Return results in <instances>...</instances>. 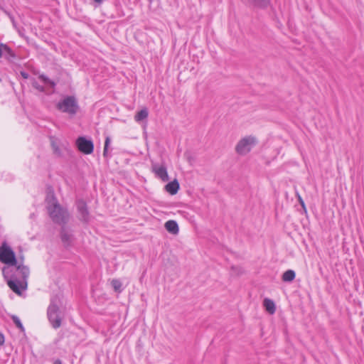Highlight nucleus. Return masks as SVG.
Listing matches in <instances>:
<instances>
[{
	"mask_svg": "<svg viewBox=\"0 0 364 364\" xmlns=\"http://www.w3.org/2000/svg\"><path fill=\"white\" fill-rule=\"evenodd\" d=\"M109 144H110V138L109 136H107L105 139V146H104V150H103V156L105 157L107 156L108 147H109Z\"/></svg>",
	"mask_w": 364,
	"mask_h": 364,
	"instance_id": "nucleus-22",
	"label": "nucleus"
},
{
	"mask_svg": "<svg viewBox=\"0 0 364 364\" xmlns=\"http://www.w3.org/2000/svg\"><path fill=\"white\" fill-rule=\"evenodd\" d=\"M166 191L171 195H175L177 193L179 189V183L176 179L171 182H169L165 186Z\"/></svg>",
	"mask_w": 364,
	"mask_h": 364,
	"instance_id": "nucleus-11",
	"label": "nucleus"
},
{
	"mask_svg": "<svg viewBox=\"0 0 364 364\" xmlns=\"http://www.w3.org/2000/svg\"><path fill=\"white\" fill-rule=\"evenodd\" d=\"M39 79L41 80L45 84H48L49 85H50L52 87H54L55 86V83L50 80L47 76H46L45 75L42 74V75H39Z\"/></svg>",
	"mask_w": 364,
	"mask_h": 364,
	"instance_id": "nucleus-20",
	"label": "nucleus"
},
{
	"mask_svg": "<svg viewBox=\"0 0 364 364\" xmlns=\"http://www.w3.org/2000/svg\"><path fill=\"white\" fill-rule=\"evenodd\" d=\"M78 149L85 154H90L92 153L94 149V145L91 140H87L83 136H80L77 139L76 141Z\"/></svg>",
	"mask_w": 364,
	"mask_h": 364,
	"instance_id": "nucleus-7",
	"label": "nucleus"
},
{
	"mask_svg": "<svg viewBox=\"0 0 364 364\" xmlns=\"http://www.w3.org/2000/svg\"><path fill=\"white\" fill-rule=\"evenodd\" d=\"M77 209L79 220L86 223H88L90 220V213L86 203L82 200H77Z\"/></svg>",
	"mask_w": 364,
	"mask_h": 364,
	"instance_id": "nucleus-8",
	"label": "nucleus"
},
{
	"mask_svg": "<svg viewBox=\"0 0 364 364\" xmlns=\"http://www.w3.org/2000/svg\"><path fill=\"white\" fill-rule=\"evenodd\" d=\"M257 144L255 136L250 135L241 139L235 146V151L239 155H246Z\"/></svg>",
	"mask_w": 364,
	"mask_h": 364,
	"instance_id": "nucleus-3",
	"label": "nucleus"
},
{
	"mask_svg": "<svg viewBox=\"0 0 364 364\" xmlns=\"http://www.w3.org/2000/svg\"><path fill=\"white\" fill-rule=\"evenodd\" d=\"M164 226H165L166 230L168 232L172 233L173 235L178 234V232L179 231L178 223L175 220H168L165 223Z\"/></svg>",
	"mask_w": 364,
	"mask_h": 364,
	"instance_id": "nucleus-12",
	"label": "nucleus"
},
{
	"mask_svg": "<svg viewBox=\"0 0 364 364\" xmlns=\"http://www.w3.org/2000/svg\"><path fill=\"white\" fill-rule=\"evenodd\" d=\"M54 364H63L62 361L59 359H57L54 361Z\"/></svg>",
	"mask_w": 364,
	"mask_h": 364,
	"instance_id": "nucleus-28",
	"label": "nucleus"
},
{
	"mask_svg": "<svg viewBox=\"0 0 364 364\" xmlns=\"http://www.w3.org/2000/svg\"><path fill=\"white\" fill-rule=\"evenodd\" d=\"M17 269L21 272L24 279H26L28 276L29 269L27 267L23 265H18L17 266Z\"/></svg>",
	"mask_w": 364,
	"mask_h": 364,
	"instance_id": "nucleus-21",
	"label": "nucleus"
},
{
	"mask_svg": "<svg viewBox=\"0 0 364 364\" xmlns=\"http://www.w3.org/2000/svg\"><path fill=\"white\" fill-rule=\"evenodd\" d=\"M3 274L6 279H8L9 277V267H4L2 269ZM7 284L9 288L18 295L21 294V291L26 289L27 284L26 282L23 283L18 279H7Z\"/></svg>",
	"mask_w": 364,
	"mask_h": 364,
	"instance_id": "nucleus-5",
	"label": "nucleus"
},
{
	"mask_svg": "<svg viewBox=\"0 0 364 364\" xmlns=\"http://www.w3.org/2000/svg\"><path fill=\"white\" fill-rule=\"evenodd\" d=\"M296 196H297V198H298V199L299 198V197H301V196L299 195V193H296Z\"/></svg>",
	"mask_w": 364,
	"mask_h": 364,
	"instance_id": "nucleus-30",
	"label": "nucleus"
},
{
	"mask_svg": "<svg viewBox=\"0 0 364 364\" xmlns=\"http://www.w3.org/2000/svg\"><path fill=\"white\" fill-rule=\"evenodd\" d=\"M32 85H33V87L34 88H36V90H38L40 92H44L45 91L44 87L40 85L36 81H33V83H32Z\"/></svg>",
	"mask_w": 364,
	"mask_h": 364,
	"instance_id": "nucleus-23",
	"label": "nucleus"
},
{
	"mask_svg": "<svg viewBox=\"0 0 364 364\" xmlns=\"http://www.w3.org/2000/svg\"><path fill=\"white\" fill-rule=\"evenodd\" d=\"M152 170L155 175L163 181H167L168 180V173L165 166H159L158 164H155L152 165Z\"/></svg>",
	"mask_w": 364,
	"mask_h": 364,
	"instance_id": "nucleus-10",
	"label": "nucleus"
},
{
	"mask_svg": "<svg viewBox=\"0 0 364 364\" xmlns=\"http://www.w3.org/2000/svg\"><path fill=\"white\" fill-rule=\"evenodd\" d=\"M298 200H299V202L300 205H301L302 208L304 209V210L305 212H306V205H305V203H304V200H303L302 198H301V197H299V198L298 199Z\"/></svg>",
	"mask_w": 364,
	"mask_h": 364,
	"instance_id": "nucleus-24",
	"label": "nucleus"
},
{
	"mask_svg": "<svg viewBox=\"0 0 364 364\" xmlns=\"http://www.w3.org/2000/svg\"><path fill=\"white\" fill-rule=\"evenodd\" d=\"M60 313V309L58 305L52 301L48 308L47 315L49 321L54 328H58L61 325L62 318Z\"/></svg>",
	"mask_w": 364,
	"mask_h": 364,
	"instance_id": "nucleus-6",
	"label": "nucleus"
},
{
	"mask_svg": "<svg viewBox=\"0 0 364 364\" xmlns=\"http://www.w3.org/2000/svg\"><path fill=\"white\" fill-rule=\"evenodd\" d=\"M4 343V336L2 333H0V346H2Z\"/></svg>",
	"mask_w": 364,
	"mask_h": 364,
	"instance_id": "nucleus-27",
	"label": "nucleus"
},
{
	"mask_svg": "<svg viewBox=\"0 0 364 364\" xmlns=\"http://www.w3.org/2000/svg\"><path fill=\"white\" fill-rule=\"evenodd\" d=\"M46 202L48 215L53 222L60 225H65L69 221L70 214L67 208L58 203L53 191L48 193Z\"/></svg>",
	"mask_w": 364,
	"mask_h": 364,
	"instance_id": "nucleus-1",
	"label": "nucleus"
},
{
	"mask_svg": "<svg viewBox=\"0 0 364 364\" xmlns=\"http://www.w3.org/2000/svg\"><path fill=\"white\" fill-rule=\"evenodd\" d=\"M11 319H12L13 322L15 323V325L16 326L17 328H18L21 331H24V328L23 326V324H22L21 320L19 319V318L17 316L12 315L11 316Z\"/></svg>",
	"mask_w": 364,
	"mask_h": 364,
	"instance_id": "nucleus-19",
	"label": "nucleus"
},
{
	"mask_svg": "<svg viewBox=\"0 0 364 364\" xmlns=\"http://www.w3.org/2000/svg\"><path fill=\"white\" fill-rule=\"evenodd\" d=\"M5 44L0 43V58L3 56V51L4 50Z\"/></svg>",
	"mask_w": 364,
	"mask_h": 364,
	"instance_id": "nucleus-26",
	"label": "nucleus"
},
{
	"mask_svg": "<svg viewBox=\"0 0 364 364\" xmlns=\"http://www.w3.org/2000/svg\"><path fill=\"white\" fill-rule=\"evenodd\" d=\"M296 277L295 272L291 269L287 270L282 275V280L284 282H292Z\"/></svg>",
	"mask_w": 364,
	"mask_h": 364,
	"instance_id": "nucleus-15",
	"label": "nucleus"
},
{
	"mask_svg": "<svg viewBox=\"0 0 364 364\" xmlns=\"http://www.w3.org/2000/svg\"><path fill=\"white\" fill-rule=\"evenodd\" d=\"M5 54V57L8 59H13L16 57L14 52L5 44L4 50L3 51V54Z\"/></svg>",
	"mask_w": 364,
	"mask_h": 364,
	"instance_id": "nucleus-18",
	"label": "nucleus"
},
{
	"mask_svg": "<svg viewBox=\"0 0 364 364\" xmlns=\"http://www.w3.org/2000/svg\"><path fill=\"white\" fill-rule=\"evenodd\" d=\"M111 284H112V287H113L114 291L118 292V293L122 292V284L119 279H112L111 282Z\"/></svg>",
	"mask_w": 364,
	"mask_h": 364,
	"instance_id": "nucleus-17",
	"label": "nucleus"
},
{
	"mask_svg": "<svg viewBox=\"0 0 364 364\" xmlns=\"http://www.w3.org/2000/svg\"><path fill=\"white\" fill-rule=\"evenodd\" d=\"M94 1L98 4H101L103 1V0H94Z\"/></svg>",
	"mask_w": 364,
	"mask_h": 364,
	"instance_id": "nucleus-29",
	"label": "nucleus"
},
{
	"mask_svg": "<svg viewBox=\"0 0 364 364\" xmlns=\"http://www.w3.org/2000/svg\"><path fill=\"white\" fill-rule=\"evenodd\" d=\"M0 261L11 266H16L17 264L15 253L6 242H4L0 246Z\"/></svg>",
	"mask_w": 364,
	"mask_h": 364,
	"instance_id": "nucleus-4",
	"label": "nucleus"
},
{
	"mask_svg": "<svg viewBox=\"0 0 364 364\" xmlns=\"http://www.w3.org/2000/svg\"><path fill=\"white\" fill-rule=\"evenodd\" d=\"M263 305L265 307V309L270 314H273L275 312L276 308L274 302L269 299H264L263 301Z\"/></svg>",
	"mask_w": 364,
	"mask_h": 364,
	"instance_id": "nucleus-13",
	"label": "nucleus"
},
{
	"mask_svg": "<svg viewBox=\"0 0 364 364\" xmlns=\"http://www.w3.org/2000/svg\"><path fill=\"white\" fill-rule=\"evenodd\" d=\"M149 115V112L146 108L141 109L139 112L136 113L134 117V119L136 122L142 121L147 118Z\"/></svg>",
	"mask_w": 364,
	"mask_h": 364,
	"instance_id": "nucleus-16",
	"label": "nucleus"
},
{
	"mask_svg": "<svg viewBox=\"0 0 364 364\" xmlns=\"http://www.w3.org/2000/svg\"><path fill=\"white\" fill-rule=\"evenodd\" d=\"M56 107L60 111L70 115H75L79 109L77 102L74 96H67L57 104Z\"/></svg>",
	"mask_w": 364,
	"mask_h": 364,
	"instance_id": "nucleus-2",
	"label": "nucleus"
},
{
	"mask_svg": "<svg viewBox=\"0 0 364 364\" xmlns=\"http://www.w3.org/2000/svg\"><path fill=\"white\" fill-rule=\"evenodd\" d=\"M254 6L265 9L270 4V0H248Z\"/></svg>",
	"mask_w": 364,
	"mask_h": 364,
	"instance_id": "nucleus-14",
	"label": "nucleus"
},
{
	"mask_svg": "<svg viewBox=\"0 0 364 364\" xmlns=\"http://www.w3.org/2000/svg\"><path fill=\"white\" fill-rule=\"evenodd\" d=\"M60 229V239L64 246L69 247L72 245L74 237L73 235L70 232L68 229L65 228V225H61Z\"/></svg>",
	"mask_w": 364,
	"mask_h": 364,
	"instance_id": "nucleus-9",
	"label": "nucleus"
},
{
	"mask_svg": "<svg viewBox=\"0 0 364 364\" xmlns=\"http://www.w3.org/2000/svg\"><path fill=\"white\" fill-rule=\"evenodd\" d=\"M20 74L24 79H28L29 77V74L25 71H21Z\"/></svg>",
	"mask_w": 364,
	"mask_h": 364,
	"instance_id": "nucleus-25",
	"label": "nucleus"
}]
</instances>
